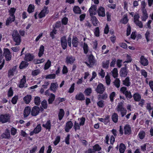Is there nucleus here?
Instances as JSON below:
<instances>
[{"instance_id": "obj_1", "label": "nucleus", "mask_w": 153, "mask_h": 153, "mask_svg": "<svg viewBox=\"0 0 153 153\" xmlns=\"http://www.w3.org/2000/svg\"><path fill=\"white\" fill-rule=\"evenodd\" d=\"M16 10V9L14 8H11L9 10V12L10 16L7 18L6 21V24L7 25H8L15 20V17L14 14Z\"/></svg>"}, {"instance_id": "obj_2", "label": "nucleus", "mask_w": 153, "mask_h": 153, "mask_svg": "<svg viewBox=\"0 0 153 153\" xmlns=\"http://www.w3.org/2000/svg\"><path fill=\"white\" fill-rule=\"evenodd\" d=\"M12 36L14 41L16 42L15 45H19L21 42V36L16 30L13 31Z\"/></svg>"}, {"instance_id": "obj_3", "label": "nucleus", "mask_w": 153, "mask_h": 153, "mask_svg": "<svg viewBox=\"0 0 153 153\" xmlns=\"http://www.w3.org/2000/svg\"><path fill=\"white\" fill-rule=\"evenodd\" d=\"M123 101L118 103L117 107V111H120L121 113L122 117H123L126 114L127 111L126 109L123 107Z\"/></svg>"}, {"instance_id": "obj_4", "label": "nucleus", "mask_w": 153, "mask_h": 153, "mask_svg": "<svg viewBox=\"0 0 153 153\" xmlns=\"http://www.w3.org/2000/svg\"><path fill=\"white\" fill-rule=\"evenodd\" d=\"M0 117L1 119V123H2L9 122L10 121V116L8 114H1L0 116Z\"/></svg>"}, {"instance_id": "obj_5", "label": "nucleus", "mask_w": 153, "mask_h": 153, "mask_svg": "<svg viewBox=\"0 0 153 153\" xmlns=\"http://www.w3.org/2000/svg\"><path fill=\"white\" fill-rule=\"evenodd\" d=\"M127 88L125 87H122L120 89V91L125 95L127 99H130L132 97V96L130 91H127Z\"/></svg>"}, {"instance_id": "obj_6", "label": "nucleus", "mask_w": 153, "mask_h": 153, "mask_svg": "<svg viewBox=\"0 0 153 153\" xmlns=\"http://www.w3.org/2000/svg\"><path fill=\"white\" fill-rule=\"evenodd\" d=\"M105 90V88L104 85L101 83H100L97 86L95 90L96 92L100 94H102Z\"/></svg>"}, {"instance_id": "obj_7", "label": "nucleus", "mask_w": 153, "mask_h": 153, "mask_svg": "<svg viewBox=\"0 0 153 153\" xmlns=\"http://www.w3.org/2000/svg\"><path fill=\"white\" fill-rule=\"evenodd\" d=\"M4 55L5 56L6 60L7 61L10 60L11 58V55L9 50L7 49L4 50Z\"/></svg>"}, {"instance_id": "obj_8", "label": "nucleus", "mask_w": 153, "mask_h": 153, "mask_svg": "<svg viewBox=\"0 0 153 153\" xmlns=\"http://www.w3.org/2000/svg\"><path fill=\"white\" fill-rule=\"evenodd\" d=\"M128 72V70L126 66L125 67L122 68L120 72V74L121 77H125L127 75Z\"/></svg>"}, {"instance_id": "obj_9", "label": "nucleus", "mask_w": 153, "mask_h": 153, "mask_svg": "<svg viewBox=\"0 0 153 153\" xmlns=\"http://www.w3.org/2000/svg\"><path fill=\"white\" fill-rule=\"evenodd\" d=\"M39 111V108L37 106H34L32 108L31 114L33 116H35L38 114Z\"/></svg>"}, {"instance_id": "obj_10", "label": "nucleus", "mask_w": 153, "mask_h": 153, "mask_svg": "<svg viewBox=\"0 0 153 153\" xmlns=\"http://www.w3.org/2000/svg\"><path fill=\"white\" fill-rule=\"evenodd\" d=\"M61 44L63 49H65L66 48L67 45V42L65 36H63L61 38Z\"/></svg>"}, {"instance_id": "obj_11", "label": "nucleus", "mask_w": 153, "mask_h": 153, "mask_svg": "<svg viewBox=\"0 0 153 153\" xmlns=\"http://www.w3.org/2000/svg\"><path fill=\"white\" fill-rule=\"evenodd\" d=\"M75 60V57L72 56H68L66 57L65 62L67 64H72Z\"/></svg>"}, {"instance_id": "obj_12", "label": "nucleus", "mask_w": 153, "mask_h": 153, "mask_svg": "<svg viewBox=\"0 0 153 153\" xmlns=\"http://www.w3.org/2000/svg\"><path fill=\"white\" fill-rule=\"evenodd\" d=\"M97 9V6L96 5H94L91 7L89 10L91 16H92L96 14Z\"/></svg>"}, {"instance_id": "obj_13", "label": "nucleus", "mask_w": 153, "mask_h": 153, "mask_svg": "<svg viewBox=\"0 0 153 153\" xmlns=\"http://www.w3.org/2000/svg\"><path fill=\"white\" fill-rule=\"evenodd\" d=\"M73 126V124L71 121L68 122L66 124L65 127V130L66 132H68L72 128Z\"/></svg>"}, {"instance_id": "obj_14", "label": "nucleus", "mask_w": 153, "mask_h": 153, "mask_svg": "<svg viewBox=\"0 0 153 153\" xmlns=\"http://www.w3.org/2000/svg\"><path fill=\"white\" fill-rule=\"evenodd\" d=\"M97 12L99 16L104 17L105 16V9L102 7H100L97 10Z\"/></svg>"}, {"instance_id": "obj_15", "label": "nucleus", "mask_w": 153, "mask_h": 153, "mask_svg": "<svg viewBox=\"0 0 153 153\" xmlns=\"http://www.w3.org/2000/svg\"><path fill=\"white\" fill-rule=\"evenodd\" d=\"M140 59V63L142 65L144 66H146L148 65L149 62L148 59L145 58L143 56H141Z\"/></svg>"}, {"instance_id": "obj_16", "label": "nucleus", "mask_w": 153, "mask_h": 153, "mask_svg": "<svg viewBox=\"0 0 153 153\" xmlns=\"http://www.w3.org/2000/svg\"><path fill=\"white\" fill-rule=\"evenodd\" d=\"M34 56L32 54L27 53L25 55L24 59L27 61H30L33 59Z\"/></svg>"}, {"instance_id": "obj_17", "label": "nucleus", "mask_w": 153, "mask_h": 153, "mask_svg": "<svg viewBox=\"0 0 153 153\" xmlns=\"http://www.w3.org/2000/svg\"><path fill=\"white\" fill-rule=\"evenodd\" d=\"M31 110L30 108L29 107H26L24 110V115L25 118L27 117L31 113Z\"/></svg>"}, {"instance_id": "obj_18", "label": "nucleus", "mask_w": 153, "mask_h": 153, "mask_svg": "<svg viewBox=\"0 0 153 153\" xmlns=\"http://www.w3.org/2000/svg\"><path fill=\"white\" fill-rule=\"evenodd\" d=\"M58 87V84L57 82L55 83H52L51 84L50 90L52 91L53 92L55 93Z\"/></svg>"}, {"instance_id": "obj_19", "label": "nucleus", "mask_w": 153, "mask_h": 153, "mask_svg": "<svg viewBox=\"0 0 153 153\" xmlns=\"http://www.w3.org/2000/svg\"><path fill=\"white\" fill-rule=\"evenodd\" d=\"M75 99L77 100L82 101L85 99V98L83 94L81 92H79L75 96Z\"/></svg>"}, {"instance_id": "obj_20", "label": "nucleus", "mask_w": 153, "mask_h": 153, "mask_svg": "<svg viewBox=\"0 0 153 153\" xmlns=\"http://www.w3.org/2000/svg\"><path fill=\"white\" fill-rule=\"evenodd\" d=\"M1 137L4 138H9L10 137V131L7 129L5 132L1 135Z\"/></svg>"}, {"instance_id": "obj_21", "label": "nucleus", "mask_w": 153, "mask_h": 153, "mask_svg": "<svg viewBox=\"0 0 153 153\" xmlns=\"http://www.w3.org/2000/svg\"><path fill=\"white\" fill-rule=\"evenodd\" d=\"M88 60L90 63V65L91 66L94 65L96 61L94 59V56L92 54H91L88 56Z\"/></svg>"}, {"instance_id": "obj_22", "label": "nucleus", "mask_w": 153, "mask_h": 153, "mask_svg": "<svg viewBox=\"0 0 153 153\" xmlns=\"http://www.w3.org/2000/svg\"><path fill=\"white\" fill-rule=\"evenodd\" d=\"M142 11L143 14L142 16H141V19L143 21H145L148 17L147 11L146 10H143Z\"/></svg>"}, {"instance_id": "obj_23", "label": "nucleus", "mask_w": 153, "mask_h": 153, "mask_svg": "<svg viewBox=\"0 0 153 153\" xmlns=\"http://www.w3.org/2000/svg\"><path fill=\"white\" fill-rule=\"evenodd\" d=\"M125 130L124 133L126 134H129L131 133V127L128 125H126L124 127Z\"/></svg>"}, {"instance_id": "obj_24", "label": "nucleus", "mask_w": 153, "mask_h": 153, "mask_svg": "<svg viewBox=\"0 0 153 153\" xmlns=\"http://www.w3.org/2000/svg\"><path fill=\"white\" fill-rule=\"evenodd\" d=\"M42 126L46 128L47 129H48L49 131L51 128V124L50 120H49L46 122L45 124H43L42 125Z\"/></svg>"}, {"instance_id": "obj_25", "label": "nucleus", "mask_w": 153, "mask_h": 153, "mask_svg": "<svg viewBox=\"0 0 153 153\" xmlns=\"http://www.w3.org/2000/svg\"><path fill=\"white\" fill-rule=\"evenodd\" d=\"M91 17V21L92 22L93 25L95 26H97L99 22L97 18L94 16H92Z\"/></svg>"}, {"instance_id": "obj_26", "label": "nucleus", "mask_w": 153, "mask_h": 153, "mask_svg": "<svg viewBox=\"0 0 153 153\" xmlns=\"http://www.w3.org/2000/svg\"><path fill=\"white\" fill-rule=\"evenodd\" d=\"M123 85L127 87L130 86L131 84L129 78L128 77H126L125 79L123 81Z\"/></svg>"}, {"instance_id": "obj_27", "label": "nucleus", "mask_w": 153, "mask_h": 153, "mask_svg": "<svg viewBox=\"0 0 153 153\" xmlns=\"http://www.w3.org/2000/svg\"><path fill=\"white\" fill-rule=\"evenodd\" d=\"M65 114V111L62 109H60L58 114L59 119L61 120L63 118Z\"/></svg>"}, {"instance_id": "obj_28", "label": "nucleus", "mask_w": 153, "mask_h": 153, "mask_svg": "<svg viewBox=\"0 0 153 153\" xmlns=\"http://www.w3.org/2000/svg\"><path fill=\"white\" fill-rule=\"evenodd\" d=\"M26 82L25 76H24L23 78L21 79L19 87L21 88H22L24 86V84Z\"/></svg>"}, {"instance_id": "obj_29", "label": "nucleus", "mask_w": 153, "mask_h": 153, "mask_svg": "<svg viewBox=\"0 0 153 153\" xmlns=\"http://www.w3.org/2000/svg\"><path fill=\"white\" fill-rule=\"evenodd\" d=\"M73 10L74 13L76 14H80L81 13V11L80 7L78 6H74Z\"/></svg>"}, {"instance_id": "obj_30", "label": "nucleus", "mask_w": 153, "mask_h": 153, "mask_svg": "<svg viewBox=\"0 0 153 153\" xmlns=\"http://www.w3.org/2000/svg\"><path fill=\"white\" fill-rule=\"evenodd\" d=\"M28 65V63L25 61H22L20 64L19 66V68L22 69L25 68Z\"/></svg>"}, {"instance_id": "obj_31", "label": "nucleus", "mask_w": 153, "mask_h": 153, "mask_svg": "<svg viewBox=\"0 0 153 153\" xmlns=\"http://www.w3.org/2000/svg\"><path fill=\"white\" fill-rule=\"evenodd\" d=\"M134 100L136 101H139L140 100L141 97V96L137 93H135L133 96Z\"/></svg>"}, {"instance_id": "obj_32", "label": "nucleus", "mask_w": 153, "mask_h": 153, "mask_svg": "<svg viewBox=\"0 0 153 153\" xmlns=\"http://www.w3.org/2000/svg\"><path fill=\"white\" fill-rule=\"evenodd\" d=\"M31 99V96L30 95H27L23 98L24 101L27 104H28L30 102Z\"/></svg>"}, {"instance_id": "obj_33", "label": "nucleus", "mask_w": 153, "mask_h": 153, "mask_svg": "<svg viewBox=\"0 0 153 153\" xmlns=\"http://www.w3.org/2000/svg\"><path fill=\"white\" fill-rule=\"evenodd\" d=\"M72 44L74 47H76L78 45V39L77 37H73L72 40Z\"/></svg>"}, {"instance_id": "obj_34", "label": "nucleus", "mask_w": 153, "mask_h": 153, "mask_svg": "<svg viewBox=\"0 0 153 153\" xmlns=\"http://www.w3.org/2000/svg\"><path fill=\"white\" fill-rule=\"evenodd\" d=\"M126 146L125 145L122 143L120 145L119 147V151L120 153H123L126 149Z\"/></svg>"}, {"instance_id": "obj_35", "label": "nucleus", "mask_w": 153, "mask_h": 153, "mask_svg": "<svg viewBox=\"0 0 153 153\" xmlns=\"http://www.w3.org/2000/svg\"><path fill=\"white\" fill-rule=\"evenodd\" d=\"M44 47L43 45H41L39 49V52L38 53V56L41 57L44 54Z\"/></svg>"}, {"instance_id": "obj_36", "label": "nucleus", "mask_w": 153, "mask_h": 153, "mask_svg": "<svg viewBox=\"0 0 153 153\" xmlns=\"http://www.w3.org/2000/svg\"><path fill=\"white\" fill-rule=\"evenodd\" d=\"M55 98V96L53 94L51 93V94L50 97L48 100V103L49 104H52L54 101Z\"/></svg>"}, {"instance_id": "obj_37", "label": "nucleus", "mask_w": 153, "mask_h": 153, "mask_svg": "<svg viewBox=\"0 0 153 153\" xmlns=\"http://www.w3.org/2000/svg\"><path fill=\"white\" fill-rule=\"evenodd\" d=\"M111 73L112 76L114 78H115L117 77L118 75V71L116 68H114L112 71Z\"/></svg>"}, {"instance_id": "obj_38", "label": "nucleus", "mask_w": 153, "mask_h": 153, "mask_svg": "<svg viewBox=\"0 0 153 153\" xmlns=\"http://www.w3.org/2000/svg\"><path fill=\"white\" fill-rule=\"evenodd\" d=\"M112 119L113 121L115 123H116L118 120V116L117 113H114L112 116Z\"/></svg>"}, {"instance_id": "obj_39", "label": "nucleus", "mask_w": 153, "mask_h": 153, "mask_svg": "<svg viewBox=\"0 0 153 153\" xmlns=\"http://www.w3.org/2000/svg\"><path fill=\"white\" fill-rule=\"evenodd\" d=\"M41 130V127L40 124H38L34 129V132L35 134H37L40 132Z\"/></svg>"}, {"instance_id": "obj_40", "label": "nucleus", "mask_w": 153, "mask_h": 153, "mask_svg": "<svg viewBox=\"0 0 153 153\" xmlns=\"http://www.w3.org/2000/svg\"><path fill=\"white\" fill-rule=\"evenodd\" d=\"M114 85L117 88H119L120 85V81L118 78H116L114 82Z\"/></svg>"}, {"instance_id": "obj_41", "label": "nucleus", "mask_w": 153, "mask_h": 153, "mask_svg": "<svg viewBox=\"0 0 153 153\" xmlns=\"http://www.w3.org/2000/svg\"><path fill=\"white\" fill-rule=\"evenodd\" d=\"M35 104L37 105H40V99L39 97H35L34 99Z\"/></svg>"}, {"instance_id": "obj_42", "label": "nucleus", "mask_w": 153, "mask_h": 153, "mask_svg": "<svg viewBox=\"0 0 153 153\" xmlns=\"http://www.w3.org/2000/svg\"><path fill=\"white\" fill-rule=\"evenodd\" d=\"M134 23L137 26H138L140 28H142L143 27V25L142 22L139 20L134 21Z\"/></svg>"}, {"instance_id": "obj_43", "label": "nucleus", "mask_w": 153, "mask_h": 153, "mask_svg": "<svg viewBox=\"0 0 153 153\" xmlns=\"http://www.w3.org/2000/svg\"><path fill=\"white\" fill-rule=\"evenodd\" d=\"M109 60H107L102 62V67L103 68L107 69L109 66Z\"/></svg>"}, {"instance_id": "obj_44", "label": "nucleus", "mask_w": 153, "mask_h": 153, "mask_svg": "<svg viewBox=\"0 0 153 153\" xmlns=\"http://www.w3.org/2000/svg\"><path fill=\"white\" fill-rule=\"evenodd\" d=\"M99 120L100 121L104 123L105 124H106L109 122V117H106L105 119L100 118L99 119Z\"/></svg>"}, {"instance_id": "obj_45", "label": "nucleus", "mask_w": 153, "mask_h": 153, "mask_svg": "<svg viewBox=\"0 0 153 153\" xmlns=\"http://www.w3.org/2000/svg\"><path fill=\"white\" fill-rule=\"evenodd\" d=\"M145 131H140L138 135L140 138L142 140L144 138L145 136Z\"/></svg>"}, {"instance_id": "obj_46", "label": "nucleus", "mask_w": 153, "mask_h": 153, "mask_svg": "<svg viewBox=\"0 0 153 153\" xmlns=\"http://www.w3.org/2000/svg\"><path fill=\"white\" fill-rule=\"evenodd\" d=\"M16 66H14L13 67L12 69L10 70L8 73L9 75H13L14 73L16 71Z\"/></svg>"}, {"instance_id": "obj_47", "label": "nucleus", "mask_w": 153, "mask_h": 153, "mask_svg": "<svg viewBox=\"0 0 153 153\" xmlns=\"http://www.w3.org/2000/svg\"><path fill=\"white\" fill-rule=\"evenodd\" d=\"M93 149L95 151H99L101 149V148L98 144H96L93 146Z\"/></svg>"}, {"instance_id": "obj_48", "label": "nucleus", "mask_w": 153, "mask_h": 153, "mask_svg": "<svg viewBox=\"0 0 153 153\" xmlns=\"http://www.w3.org/2000/svg\"><path fill=\"white\" fill-rule=\"evenodd\" d=\"M83 49L84 53L87 54L88 52V46L87 44L85 42L84 43Z\"/></svg>"}, {"instance_id": "obj_49", "label": "nucleus", "mask_w": 153, "mask_h": 153, "mask_svg": "<svg viewBox=\"0 0 153 153\" xmlns=\"http://www.w3.org/2000/svg\"><path fill=\"white\" fill-rule=\"evenodd\" d=\"M34 10V6L33 5L30 4L28 8L27 11L29 13L33 12Z\"/></svg>"}, {"instance_id": "obj_50", "label": "nucleus", "mask_w": 153, "mask_h": 153, "mask_svg": "<svg viewBox=\"0 0 153 153\" xmlns=\"http://www.w3.org/2000/svg\"><path fill=\"white\" fill-rule=\"evenodd\" d=\"M92 92V89L91 88H88L86 89L84 91V93L86 95L89 96Z\"/></svg>"}, {"instance_id": "obj_51", "label": "nucleus", "mask_w": 153, "mask_h": 153, "mask_svg": "<svg viewBox=\"0 0 153 153\" xmlns=\"http://www.w3.org/2000/svg\"><path fill=\"white\" fill-rule=\"evenodd\" d=\"M43 108L44 109H46L48 107L47 101L44 100L41 102Z\"/></svg>"}, {"instance_id": "obj_52", "label": "nucleus", "mask_w": 153, "mask_h": 153, "mask_svg": "<svg viewBox=\"0 0 153 153\" xmlns=\"http://www.w3.org/2000/svg\"><path fill=\"white\" fill-rule=\"evenodd\" d=\"M56 77V75L54 74H50L46 76L45 78L46 79H54Z\"/></svg>"}, {"instance_id": "obj_53", "label": "nucleus", "mask_w": 153, "mask_h": 153, "mask_svg": "<svg viewBox=\"0 0 153 153\" xmlns=\"http://www.w3.org/2000/svg\"><path fill=\"white\" fill-rule=\"evenodd\" d=\"M51 65V62L48 60L45 65L44 69L47 70L48 69Z\"/></svg>"}, {"instance_id": "obj_54", "label": "nucleus", "mask_w": 153, "mask_h": 153, "mask_svg": "<svg viewBox=\"0 0 153 153\" xmlns=\"http://www.w3.org/2000/svg\"><path fill=\"white\" fill-rule=\"evenodd\" d=\"M94 33L95 36H96L98 37L99 36L100 30L99 27H98L95 28L94 30Z\"/></svg>"}, {"instance_id": "obj_55", "label": "nucleus", "mask_w": 153, "mask_h": 153, "mask_svg": "<svg viewBox=\"0 0 153 153\" xmlns=\"http://www.w3.org/2000/svg\"><path fill=\"white\" fill-rule=\"evenodd\" d=\"M104 101L103 100H100L97 103L98 106L100 108H102L104 106Z\"/></svg>"}, {"instance_id": "obj_56", "label": "nucleus", "mask_w": 153, "mask_h": 153, "mask_svg": "<svg viewBox=\"0 0 153 153\" xmlns=\"http://www.w3.org/2000/svg\"><path fill=\"white\" fill-rule=\"evenodd\" d=\"M60 140V137L59 136H57L55 138V141L53 142V144L55 146L59 142Z\"/></svg>"}, {"instance_id": "obj_57", "label": "nucleus", "mask_w": 153, "mask_h": 153, "mask_svg": "<svg viewBox=\"0 0 153 153\" xmlns=\"http://www.w3.org/2000/svg\"><path fill=\"white\" fill-rule=\"evenodd\" d=\"M105 79L107 84L109 85L110 84L111 81L109 76L108 75H106L105 77Z\"/></svg>"}, {"instance_id": "obj_58", "label": "nucleus", "mask_w": 153, "mask_h": 153, "mask_svg": "<svg viewBox=\"0 0 153 153\" xmlns=\"http://www.w3.org/2000/svg\"><path fill=\"white\" fill-rule=\"evenodd\" d=\"M18 99V97L17 96H14L12 98L11 100L12 103L13 104H15L17 102Z\"/></svg>"}, {"instance_id": "obj_59", "label": "nucleus", "mask_w": 153, "mask_h": 153, "mask_svg": "<svg viewBox=\"0 0 153 153\" xmlns=\"http://www.w3.org/2000/svg\"><path fill=\"white\" fill-rule=\"evenodd\" d=\"M40 73V71L38 69L32 71V74L33 76H35Z\"/></svg>"}, {"instance_id": "obj_60", "label": "nucleus", "mask_w": 153, "mask_h": 153, "mask_svg": "<svg viewBox=\"0 0 153 153\" xmlns=\"http://www.w3.org/2000/svg\"><path fill=\"white\" fill-rule=\"evenodd\" d=\"M115 96V93L114 92H112L110 94L109 97L110 99V100L111 102H113L114 98Z\"/></svg>"}, {"instance_id": "obj_61", "label": "nucleus", "mask_w": 153, "mask_h": 153, "mask_svg": "<svg viewBox=\"0 0 153 153\" xmlns=\"http://www.w3.org/2000/svg\"><path fill=\"white\" fill-rule=\"evenodd\" d=\"M74 83H73L71 85L70 88L68 92L69 93H73L74 90Z\"/></svg>"}, {"instance_id": "obj_62", "label": "nucleus", "mask_w": 153, "mask_h": 153, "mask_svg": "<svg viewBox=\"0 0 153 153\" xmlns=\"http://www.w3.org/2000/svg\"><path fill=\"white\" fill-rule=\"evenodd\" d=\"M146 5V3L144 1H142L141 2V10H146L145 8V7Z\"/></svg>"}, {"instance_id": "obj_63", "label": "nucleus", "mask_w": 153, "mask_h": 153, "mask_svg": "<svg viewBox=\"0 0 153 153\" xmlns=\"http://www.w3.org/2000/svg\"><path fill=\"white\" fill-rule=\"evenodd\" d=\"M13 92L11 87H10L8 91V96L9 97H10L13 96Z\"/></svg>"}, {"instance_id": "obj_64", "label": "nucleus", "mask_w": 153, "mask_h": 153, "mask_svg": "<svg viewBox=\"0 0 153 153\" xmlns=\"http://www.w3.org/2000/svg\"><path fill=\"white\" fill-rule=\"evenodd\" d=\"M17 130L13 127H12L11 130V134L13 135H14L16 133Z\"/></svg>"}]
</instances>
